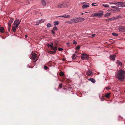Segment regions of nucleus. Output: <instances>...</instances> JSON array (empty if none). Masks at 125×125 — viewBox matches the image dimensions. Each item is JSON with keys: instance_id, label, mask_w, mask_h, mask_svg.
Instances as JSON below:
<instances>
[{"instance_id": "19", "label": "nucleus", "mask_w": 125, "mask_h": 125, "mask_svg": "<svg viewBox=\"0 0 125 125\" xmlns=\"http://www.w3.org/2000/svg\"><path fill=\"white\" fill-rule=\"evenodd\" d=\"M78 22H81L84 21L85 20V19L82 18H78Z\"/></svg>"}, {"instance_id": "18", "label": "nucleus", "mask_w": 125, "mask_h": 125, "mask_svg": "<svg viewBox=\"0 0 125 125\" xmlns=\"http://www.w3.org/2000/svg\"><path fill=\"white\" fill-rule=\"evenodd\" d=\"M63 17L65 18H69L70 16V15H66V14H64L63 15H62L61 16H59L58 17Z\"/></svg>"}, {"instance_id": "46", "label": "nucleus", "mask_w": 125, "mask_h": 125, "mask_svg": "<svg viewBox=\"0 0 125 125\" xmlns=\"http://www.w3.org/2000/svg\"><path fill=\"white\" fill-rule=\"evenodd\" d=\"M95 4H96V3H93L92 4V6H97V5H94Z\"/></svg>"}, {"instance_id": "24", "label": "nucleus", "mask_w": 125, "mask_h": 125, "mask_svg": "<svg viewBox=\"0 0 125 125\" xmlns=\"http://www.w3.org/2000/svg\"><path fill=\"white\" fill-rule=\"evenodd\" d=\"M77 56V55L75 54H74L72 55V58L73 60L75 59Z\"/></svg>"}, {"instance_id": "29", "label": "nucleus", "mask_w": 125, "mask_h": 125, "mask_svg": "<svg viewBox=\"0 0 125 125\" xmlns=\"http://www.w3.org/2000/svg\"><path fill=\"white\" fill-rule=\"evenodd\" d=\"M47 27L49 28L52 27V25L50 23H49L47 24Z\"/></svg>"}, {"instance_id": "21", "label": "nucleus", "mask_w": 125, "mask_h": 125, "mask_svg": "<svg viewBox=\"0 0 125 125\" xmlns=\"http://www.w3.org/2000/svg\"><path fill=\"white\" fill-rule=\"evenodd\" d=\"M88 80L89 81H91V82L94 83L95 82V80L93 78H91L90 79H89Z\"/></svg>"}, {"instance_id": "43", "label": "nucleus", "mask_w": 125, "mask_h": 125, "mask_svg": "<svg viewBox=\"0 0 125 125\" xmlns=\"http://www.w3.org/2000/svg\"><path fill=\"white\" fill-rule=\"evenodd\" d=\"M48 68V67L47 66H44V69H45L47 70Z\"/></svg>"}, {"instance_id": "8", "label": "nucleus", "mask_w": 125, "mask_h": 125, "mask_svg": "<svg viewBox=\"0 0 125 125\" xmlns=\"http://www.w3.org/2000/svg\"><path fill=\"white\" fill-rule=\"evenodd\" d=\"M20 24V22L19 21V20L17 19L13 23V24L17 26V27H18Z\"/></svg>"}, {"instance_id": "44", "label": "nucleus", "mask_w": 125, "mask_h": 125, "mask_svg": "<svg viewBox=\"0 0 125 125\" xmlns=\"http://www.w3.org/2000/svg\"><path fill=\"white\" fill-rule=\"evenodd\" d=\"M42 19H41V20H40L39 21H39V22H40V23H42V22H44V21H42Z\"/></svg>"}, {"instance_id": "9", "label": "nucleus", "mask_w": 125, "mask_h": 125, "mask_svg": "<svg viewBox=\"0 0 125 125\" xmlns=\"http://www.w3.org/2000/svg\"><path fill=\"white\" fill-rule=\"evenodd\" d=\"M71 20L75 23H77L78 22V18H74L71 19Z\"/></svg>"}, {"instance_id": "50", "label": "nucleus", "mask_w": 125, "mask_h": 125, "mask_svg": "<svg viewBox=\"0 0 125 125\" xmlns=\"http://www.w3.org/2000/svg\"><path fill=\"white\" fill-rule=\"evenodd\" d=\"M95 34H92V36L93 37H94L95 36Z\"/></svg>"}, {"instance_id": "57", "label": "nucleus", "mask_w": 125, "mask_h": 125, "mask_svg": "<svg viewBox=\"0 0 125 125\" xmlns=\"http://www.w3.org/2000/svg\"><path fill=\"white\" fill-rule=\"evenodd\" d=\"M19 22H20H20H21V20H20V21L19 20Z\"/></svg>"}, {"instance_id": "34", "label": "nucleus", "mask_w": 125, "mask_h": 125, "mask_svg": "<svg viewBox=\"0 0 125 125\" xmlns=\"http://www.w3.org/2000/svg\"><path fill=\"white\" fill-rule=\"evenodd\" d=\"M105 21H111V20L110 19V18L105 19Z\"/></svg>"}, {"instance_id": "5", "label": "nucleus", "mask_w": 125, "mask_h": 125, "mask_svg": "<svg viewBox=\"0 0 125 125\" xmlns=\"http://www.w3.org/2000/svg\"><path fill=\"white\" fill-rule=\"evenodd\" d=\"M104 15L103 13H94L92 15V17H101Z\"/></svg>"}, {"instance_id": "4", "label": "nucleus", "mask_w": 125, "mask_h": 125, "mask_svg": "<svg viewBox=\"0 0 125 125\" xmlns=\"http://www.w3.org/2000/svg\"><path fill=\"white\" fill-rule=\"evenodd\" d=\"M81 54L82 55L81 58L82 59H88L89 58V55H88L87 54L83 53L82 54Z\"/></svg>"}, {"instance_id": "16", "label": "nucleus", "mask_w": 125, "mask_h": 125, "mask_svg": "<svg viewBox=\"0 0 125 125\" xmlns=\"http://www.w3.org/2000/svg\"><path fill=\"white\" fill-rule=\"evenodd\" d=\"M89 7V5L86 4H83V5L82 8L83 9L87 8Z\"/></svg>"}, {"instance_id": "51", "label": "nucleus", "mask_w": 125, "mask_h": 125, "mask_svg": "<svg viewBox=\"0 0 125 125\" xmlns=\"http://www.w3.org/2000/svg\"><path fill=\"white\" fill-rule=\"evenodd\" d=\"M120 61L118 60H117V64Z\"/></svg>"}, {"instance_id": "48", "label": "nucleus", "mask_w": 125, "mask_h": 125, "mask_svg": "<svg viewBox=\"0 0 125 125\" xmlns=\"http://www.w3.org/2000/svg\"><path fill=\"white\" fill-rule=\"evenodd\" d=\"M101 100L102 101H103V100L104 99V98L103 97V98H101Z\"/></svg>"}, {"instance_id": "33", "label": "nucleus", "mask_w": 125, "mask_h": 125, "mask_svg": "<svg viewBox=\"0 0 125 125\" xmlns=\"http://www.w3.org/2000/svg\"><path fill=\"white\" fill-rule=\"evenodd\" d=\"M62 84L61 83H60L59 84L58 88H61L62 87Z\"/></svg>"}, {"instance_id": "1", "label": "nucleus", "mask_w": 125, "mask_h": 125, "mask_svg": "<svg viewBox=\"0 0 125 125\" xmlns=\"http://www.w3.org/2000/svg\"><path fill=\"white\" fill-rule=\"evenodd\" d=\"M125 76V71L121 69L119 71V73L117 75V78L120 81H122L124 80Z\"/></svg>"}, {"instance_id": "13", "label": "nucleus", "mask_w": 125, "mask_h": 125, "mask_svg": "<svg viewBox=\"0 0 125 125\" xmlns=\"http://www.w3.org/2000/svg\"><path fill=\"white\" fill-rule=\"evenodd\" d=\"M119 7H123L125 6V3L123 2H119Z\"/></svg>"}, {"instance_id": "38", "label": "nucleus", "mask_w": 125, "mask_h": 125, "mask_svg": "<svg viewBox=\"0 0 125 125\" xmlns=\"http://www.w3.org/2000/svg\"><path fill=\"white\" fill-rule=\"evenodd\" d=\"M53 29L54 31H56L57 30V28L55 26L53 28Z\"/></svg>"}, {"instance_id": "17", "label": "nucleus", "mask_w": 125, "mask_h": 125, "mask_svg": "<svg viewBox=\"0 0 125 125\" xmlns=\"http://www.w3.org/2000/svg\"><path fill=\"white\" fill-rule=\"evenodd\" d=\"M13 21V19L12 18H10L8 23V25H10V26L11 25V24L12 23Z\"/></svg>"}, {"instance_id": "39", "label": "nucleus", "mask_w": 125, "mask_h": 125, "mask_svg": "<svg viewBox=\"0 0 125 125\" xmlns=\"http://www.w3.org/2000/svg\"><path fill=\"white\" fill-rule=\"evenodd\" d=\"M66 23H69L70 24H72V22L71 21H66Z\"/></svg>"}, {"instance_id": "32", "label": "nucleus", "mask_w": 125, "mask_h": 125, "mask_svg": "<svg viewBox=\"0 0 125 125\" xmlns=\"http://www.w3.org/2000/svg\"><path fill=\"white\" fill-rule=\"evenodd\" d=\"M113 4H115L118 7H119V2H116L115 3H112Z\"/></svg>"}, {"instance_id": "54", "label": "nucleus", "mask_w": 125, "mask_h": 125, "mask_svg": "<svg viewBox=\"0 0 125 125\" xmlns=\"http://www.w3.org/2000/svg\"><path fill=\"white\" fill-rule=\"evenodd\" d=\"M65 58H64L63 59V61H65Z\"/></svg>"}, {"instance_id": "36", "label": "nucleus", "mask_w": 125, "mask_h": 125, "mask_svg": "<svg viewBox=\"0 0 125 125\" xmlns=\"http://www.w3.org/2000/svg\"><path fill=\"white\" fill-rule=\"evenodd\" d=\"M80 48V46L79 45L77 46L76 48V49L77 50L79 49Z\"/></svg>"}, {"instance_id": "22", "label": "nucleus", "mask_w": 125, "mask_h": 125, "mask_svg": "<svg viewBox=\"0 0 125 125\" xmlns=\"http://www.w3.org/2000/svg\"><path fill=\"white\" fill-rule=\"evenodd\" d=\"M43 6H45L46 5V2L44 0H41Z\"/></svg>"}, {"instance_id": "2", "label": "nucleus", "mask_w": 125, "mask_h": 125, "mask_svg": "<svg viewBox=\"0 0 125 125\" xmlns=\"http://www.w3.org/2000/svg\"><path fill=\"white\" fill-rule=\"evenodd\" d=\"M58 44L57 43H55L54 44V46L53 44V51H48V52L50 53L51 54H53L56 52V50L57 49Z\"/></svg>"}, {"instance_id": "26", "label": "nucleus", "mask_w": 125, "mask_h": 125, "mask_svg": "<svg viewBox=\"0 0 125 125\" xmlns=\"http://www.w3.org/2000/svg\"><path fill=\"white\" fill-rule=\"evenodd\" d=\"M111 15V13H106L104 15V16L107 17H108L109 16H110Z\"/></svg>"}, {"instance_id": "42", "label": "nucleus", "mask_w": 125, "mask_h": 125, "mask_svg": "<svg viewBox=\"0 0 125 125\" xmlns=\"http://www.w3.org/2000/svg\"><path fill=\"white\" fill-rule=\"evenodd\" d=\"M73 43L74 44H77V43L76 41H74Z\"/></svg>"}, {"instance_id": "41", "label": "nucleus", "mask_w": 125, "mask_h": 125, "mask_svg": "<svg viewBox=\"0 0 125 125\" xmlns=\"http://www.w3.org/2000/svg\"><path fill=\"white\" fill-rule=\"evenodd\" d=\"M40 23V22H39V21H38L36 22V25H38Z\"/></svg>"}, {"instance_id": "53", "label": "nucleus", "mask_w": 125, "mask_h": 125, "mask_svg": "<svg viewBox=\"0 0 125 125\" xmlns=\"http://www.w3.org/2000/svg\"><path fill=\"white\" fill-rule=\"evenodd\" d=\"M27 36L28 35H26L25 36V38H27Z\"/></svg>"}, {"instance_id": "15", "label": "nucleus", "mask_w": 125, "mask_h": 125, "mask_svg": "<svg viewBox=\"0 0 125 125\" xmlns=\"http://www.w3.org/2000/svg\"><path fill=\"white\" fill-rule=\"evenodd\" d=\"M47 47L49 48V47H50L51 49L53 50V43H51L50 44H48L47 45Z\"/></svg>"}, {"instance_id": "60", "label": "nucleus", "mask_w": 125, "mask_h": 125, "mask_svg": "<svg viewBox=\"0 0 125 125\" xmlns=\"http://www.w3.org/2000/svg\"><path fill=\"white\" fill-rule=\"evenodd\" d=\"M30 3V2H29V3Z\"/></svg>"}, {"instance_id": "28", "label": "nucleus", "mask_w": 125, "mask_h": 125, "mask_svg": "<svg viewBox=\"0 0 125 125\" xmlns=\"http://www.w3.org/2000/svg\"><path fill=\"white\" fill-rule=\"evenodd\" d=\"M111 8H115L116 9L115 10L117 11V9H119V8L116 7V6H111Z\"/></svg>"}, {"instance_id": "59", "label": "nucleus", "mask_w": 125, "mask_h": 125, "mask_svg": "<svg viewBox=\"0 0 125 125\" xmlns=\"http://www.w3.org/2000/svg\"><path fill=\"white\" fill-rule=\"evenodd\" d=\"M88 12H85V13H87Z\"/></svg>"}, {"instance_id": "40", "label": "nucleus", "mask_w": 125, "mask_h": 125, "mask_svg": "<svg viewBox=\"0 0 125 125\" xmlns=\"http://www.w3.org/2000/svg\"><path fill=\"white\" fill-rule=\"evenodd\" d=\"M118 65L120 66H122V62H120L119 63H118Z\"/></svg>"}, {"instance_id": "3", "label": "nucleus", "mask_w": 125, "mask_h": 125, "mask_svg": "<svg viewBox=\"0 0 125 125\" xmlns=\"http://www.w3.org/2000/svg\"><path fill=\"white\" fill-rule=\"evenodd\" d=\"M67 3V2H63L62 4L58 5V7L59 8H61L63 7H68Z\"/></svg>"}, {"instance_id": "27", "label": "nucleus", "mask_w": 125, "mask_h": 125, "mask_svg": "<svg viewBox=\"0 0 125 125\" xmlns=\"http://www.w3.org/2000/svg\"><path fill=\"white\" fill-rule=\"evenodd\" d=\"M103 6L106 8H108L109 7V5L107 4H103Z\"/></svg>"}, {"instance_id": "25", "label": "nucleus", "mask_w": 125, "mask_h": 125, "mask_svg": "<svg viewBox=\"0 0 125 125\" xmlns=\"http://www.w3.org/2000/svg\"><path fill=\"white\" fill-rule=\"evenodd\" d=\"M59 24V23L58 21H54L53 23V24L54 25H57Z\"/></svg>"}, {"instance_id": "52", "label": "nucleus", "mask_w": 125, "mask_h": 125, "mask_svg": "<svg viewBox=\"0 0 125 125\" xmlns=\"http://www.w3.org/2000/svg\"><path fill=\"white\" fill-rule=\"evenodd\" d=\"M67 45H68V46H69V42H68L67 43Z\"/></svg>"}, {"instance_id": "10", "label": "nucleus", "mask_w": 125, "mask_h": 125, "mask_svg": "<svg viewBox=\"0 0 125 125\" xmlns=\"http://www.w3.org/2000/svg\"><path fill=\"white\" fill-rule=\"evenodd\" d=\"M93 74V73L89 69L86 73V74L88 76H90L92 75Z\"/></svg>"}, {"instance_id": "49", "label": "nucleus", "mask_w": 125, "mask_h": 125, "mask_svg": "<svg viewBox=\"0 0 125 125\" xmlns=\"http://www.w3.org/2000/svg\"><path fill=\"white\" fill-rule=\"evenodd\" d=\"M38 58H36V60H35V61H34L33 62H36L38 60Z\"/></svg>"}, {"instance_id": "31", "label": "nucleus", "mask_w": 125, "mask_h": 125, "mask_svg": "<svg viewBox=\"0 0 125 125\" xmlns=\"http://www.w3.org/2000/svg\"><path fill=\"white\" fill-rule=\"evenodd\" d=\"M112 34L113 36H117L118 35V34L115 32L112 33Z\"/></svg>"}, {"instance_id": "23", "label": "nucleus", "mask_w": 125, "mask_h": 125, "mask_svg": "<svg viewBox=\"0 0 125 125\" xmlns=\"http://www.w3.org/2000/svg\"><path fill=\"white\" fill-rule=\"evenodd\" d=\"M119 16L113 18H110L111 21L112 20H113L115 19H118L119 18Z\"/></svg>"}, {"instance_id": "6", "label": "nucleus", "mask_w": 125, "mask_h": 125, "mask_svg": "<svg viewBox=\"0 0 125 125\" xmlns=\"http://www.w3.org/2000/svg\"><path fill=\"white\" fill-rule=\"evenodd\" d=\"M119 28L120 31L122 32L125 31V26H119Z\"/></svg>"}, {"instance_id": "20", "label": "nucleus", "mask_w": 125, "mask_h": 125, "mask_svg": "<svg viewBox=\"0 0 125 125\" xmlns=\"http://www.w3.org/2000/svg\"><path fill=\"white\" fill-rule=\"evenodd\" d=\"M4 28L3 27H0V32L3 33L4 32Z\"/></svg>"}, {"instance_id": "30", "label": "nucleus", "mask_w": 125, "mask_h": 125, "mask_svg": "<svg viewBox=\"0 0 125 125\" xmlns=\"http://www.w3.org/2000/svg\"><path fill=\"white\" fill-rule=\"evenodd\" d=\"M59 75L60 76H62L64 75V73L62 72H60L59 73Z\"/></svg>"}, {"instance_id": "56", "label": "nucleus", "mask_w": 125, "mask_h": 125, "mask_svg": "<svg viewBox=\"0 0 125 125\" xmlns=\"http://www.w3.org/2000/svg\"><path fill=\"white\" fill-rule=\"evenodd\" d=\"M84 13H82L81 14V15H83V14Z\"/></svg>"}, {"instance_id": "47", "label": "nucleus", "mask_w": 125, "mask_h": 125, "mask_svg": "<svg viewBox=\"0 0 125 125\" xmlns=\"http://www.w3.org/2000/svg\"><path fill=\"white\" fill-rule=\"evenodd\" d=\"M106 89L107 90H109V87H107L106 88Z\"/></svg>"}, {"instance_id": "14", "label": "nucleus", "mask_w": 125, "mask_h": 125, "mask_svg": "<svg viewBox=\"0 0 125 125\" xmlns=\"http://www.w3.org/2000/svg\"><path fill=\"white\" fill-rule=\"evenodd\" d=\"M111 94V93H109L105 94L104 96L105 97L107 98H109L110 97Z\"/></svg>"}, {"instance_id": "45", "label": "nucleus", "mask_w": 125, "mask_h": 125, "mask_svg": "<svg viewBox=\"0 0 125 125\" xmlns=\"http://www.w3.org/2000/svg\"><path fill=\"white\" fill-rule=\"evenodd\" d=\"M51 31L52 32V33L53 34H54L55 33V32L52 30H51Z\"/></svg>"}, {"instance_id": "37", "label": "nucleus", "mask_w": 125, "mask_h": 125, "mask_svg": "<svg viewBox=\"0 0 125 125\" xmlns=\"http://www.w3.org/2000/svg\"><path fill=\"white\" fill-rule=\"evenodd\" d=\"M63 50V49L62 48H58V50L60 51H62Z\"/></svg>"}, {"instance_id": "7", "label": "nucleus", "mask_w": 125, "mask_h": 125, "mask_svg": "<svg viewBox=\"0 0 125 125\" xmlns=\"http://www.w3.org/2000/svg\"><path fill=\"white\" fill-rule=\"evenodd\" d=\"M37 57V54L32 53L30 56V58L31 59L34 60Z\"/></svg>"}, {"instance_id": "35", "label": "nucleus", "mask_w": 125, "mask_h": 125, "mask_svg": "<svg viewBox=\"0 0 125 125\" xmlns=\"http://www.w3.org/2000/svg\"><path fill=\"white\" fill-rule=\"evenodd\" d=\"M11 25L10 26V25H9V27L8 28V31H10V29L11 28Z\"/></svg>"}, {"instance_id": "58", "label": "nucleus", "mask_w": 125, "mask_h": 125, "mask_svg": "<svg viewBox=\"0 0 125 125\" xmlns=\"http://www.w3.org/2000/svg\"><path fill=\"white\" fill-rule=\"evenodd\" d=\"M77 52H77V51H76V52H75V53H76Z\"/></svg>"}, {"instance_id": "12", "label": "nucleus", "mask_w": 125, "mask_h": 125, "mask_svg": "<svg viewBox=\"0 0 125 125\" xmlns=\"http://www.w3.org/2000/svg\"><path fill=\"white\" fill-rule=\"evenodd\" d=\"M16 26H17L15 25L14 26H12L11 31H12L14 32H15L16 31V29L18 27H17Z\"/></svg>"}, {"instance_id": "11", "label": "nucleus", "mask_w": 125, "mask_h": 125, "mask_svg": "<svg viewBox=\"0 0 125 125\" xmlns=\"http://www.w3.org/2000/svg\"><path fill=\"white\" fill-rule=\"evenodd\" d=\"M116 55L115 54L112 55H111L110 56V59L112 60H115Z\"/></svg>"}, {"instance_id": "55", "label": "nucleus", "mask_w": 125, "mask_h": 125, "mask_svg": "<svg viewBox=\"0 0 125 125\" xmlns=\"http://www.w3.org/2000/svg\"><path fill=\"white\" fill-rule=\"evenodd\" d=\"M117 11H120V10H119V9H117Z\"/></svg>"}]
</instances>
